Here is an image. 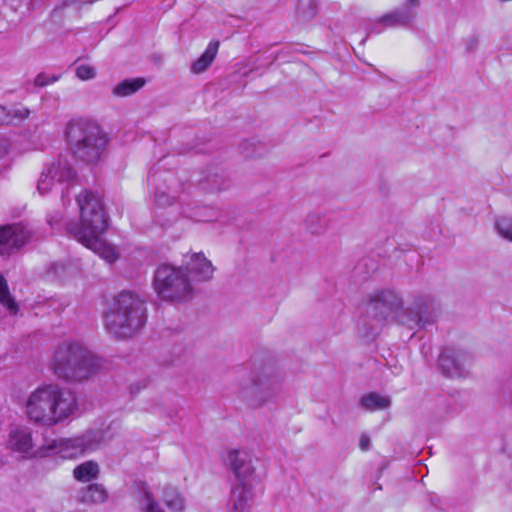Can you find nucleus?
<instances>
[{"mask_svg":"<svg viewBox=\"0 0 512 512\" xmlns=\"http://www.w3.org/2000/svg\"><path fill=\"white\" fill-rule=\"evenodd\" d=\"M371 440L366 434H362L359 440V447L363 451H367L370 448Z\"/></svg>","mask_w":512,"mask_h":512,"instance_id":"e433bc0d","label":"nucleus"},{"mask_svg":"<svg viewBox=\"0 0 512 512\" xmlns=\"http://www.w3.org/2000/svg\"><path fill=\"white\" fill-rule=\"evenodd\" d=\"M29 420L47 427L63 422L78 409L73 391L56 384L38 387L26 403Z\"/></svg>","mask_w":512,"mask_h":512,"instance_id":"f257e3e1","label":"nucleus"},{"mask_svg":"<svg viewBox=\"0 0 512 512\" xmlns=\"http://www.w3.org/2000/svg\"><path fill=\"white\" fill-rule=\"evenodd\" d=\"M403 301L397 292L391 289H385L375 292L370 296L366 314L375 320L378 324L383 325L389 318L400 314L403 309Z\"/></svg>","mask_w":512,"mask_h":512,"instance_id":"1a4fd4ad","label":"nucleus"},{"mask_svg":"<svg viewBox=\"0 0 512 512\" xmlns=\"http://www.w3.org/2000/svg\"><path fill=\"white\" fill-rule=\"evenodd\" d=\"M361 405L369 411L383 410L391 405V400L389 397L371 392L361 398Z\"/></svg>","mask_w":512,"mask_h":512,"instance_id":"c85d7f7f","label":"nucleus"},{"mask_svg":"<svg viewBox=\"0 0 512 512\" xmlns=\"http://www.w3.org/2000/svg\"><path fill=\"white\" fill-rule=\"evenodd\" d=\"M252 498L253 491L250 480H236L231 487L230 496L227 502V511L250 512Z\"/></svg>","mask_w":512,"mask_h":512,"instance_id":"dca6fc26","label":"nucleus"},{"mask_svg":"<svg viewBox=\"0 0 512 512\" xmlns=\"http://www.w3.org/2000/svg\"><path fill=\"white\" fill-rule=\"evenodd\" d=\"M372 32H374V33H380V32H381V30H377V29L374 27V28H372Z\"/></svg>","mask_w":512,"mask_h":512,"instance_id":"58836bf2","label":"nucleus"},{"mask_svg":"<svg viewBox=\"0 0 512 512\" xmlns=\"http://www.w3.org/2000/svg\"><path fill=\"white\" fill-rule=\"evenodd\" d=\"M145 83L142 77L124 79L113 87L112 94L116 97H128L139 91Z\"/></svg>","mask_w":512,"mask_h":512,"instance_id":"cd10ccee","label":"nucleus"},{"mask_svg":"<svg viewBox=\"0 0 512 512\" xmlns=\"http://www.w3.org/2000/svg\"><path fill=\"white\" fill-rule=\"evenodd\" d=\"M29 109L22 106L7 108L0 105V125H17L28 118Z\"/></svg>","mask_w":512,"mask_h":512,"instance_id":"b1692460","label":"nucleus"},{"mask_svg":"<svg viewBox=\"0 0 512 512\" xmlns=\"http://www.w3.org/2000/svg\"><path fill=\"white\" fill-rule=\"evenodd\" d=\"M76 201L80 210V223L68 222L66 230L75 239L81 234L104 233L108 227L106 216L99 194L83 190L77 195Z\"/></svg>","mask_w":512,"mask_h":512,"instance_id":"39448f33","label":"nucleus"},{"mask_svg":"<svg viewBox=\"0 0 512 512\" xmlns=\"http://www.w3.org/2000/svg\"><path fill=\"white\" fill-rule=\"evenodd\" d=\"M66 135L78 159L88 164L100 160L107 137L98 124L86 119H73L67 125Z\"/></svg>","mask_w":512,"mask_h":512,"instance_id":"20e7f679","label":"nucleus"},{"mask_svg":"<svg viewBox=\"0 0 512 512\" xmlns=\"http://www.w3.org/2000/svg\"><path fill=\"white\" fill-rule=\"evenodd\" d=\"M134 488L141 496V501L145 504L143 511L145 512H165L156 501L152 491L145 481H136Z\"/></svg>","mask_w":512,"mask_h":512,"instance_id":"a878e982","label":"nucleus"},{"mask_svg":"<svg viewBox=\"0 0 512 512\" xmlns=\"http://www.w3.org/2000/svg\"><path fill=\"white\" fill-rule=\"evenodd\" d=\"M480 43L478 35H472L465 39V50L468 53H473L477 50Z\"/></svg>","mask_w":512,"mask_h":512,"instance_id":"c9c22d12","label":"nucleus"},{"mask_svg":"<svg viewBox=\"0 0 512 512\" xmlns=\"http://www.w3.org/2000/svg\"><path fill=\"white\" fill-rule=\"evenodd\" d=\"M75 176V171L69 161L59 157L45 168L38 180L37 189L41 195H45L53 189L55 183L68 182Z\"/></svg>","mask_w":512,"mask_h":512,"instance_id":"f8f14e48","label":"nucleus"},{"mask_svg":"<svg viewBox=\"0 0 512 512\" xmlns=\"http://www.w3.org/2000/svg\"><path fill=\"white\" fill-rule=\"evenodd\" d=\"M316 14L317 3L314 0H298L296 15L299 22H309Z\"/></svg>","mask_w":512,"mask_h":512,"instance_id":"2f4dec72","label":"nucleus"},{"mask_svg":"<svg viewBox=\"0 0 512 512\" xmlns=\"http://www.w3.org/2000/svg\"><path fill=\"white\" fill-rule=\"evenodd\" d=\"M0 304L12 315H16L19 311V306L10 293L8 282L2 274H0Z\"/></svg>","mask_w":512,"mask_h":512,"instance_id":"c756f323","label":"nucleus"},{"mask_svg":"<svg viewBox=\"0 0 512 512\" xmlns=\"http://www.w3.org/2000/svg\"><path fill=\"white\" fill-rule=\"evenodd\" d=\"M153 285L158 296L165 301L182 302L193 297V287L182 267L167 264L159 266L154 274Z\"/></svg>","mask_w":512,"mask_h":512,"instance_id":"0eeeda50","label":"nucleus"},{"mask_svg":"<svg viewBox=\"0 0 512 512\" xmlns=\"http://www.w3.org/2000/svg\"><path fill=\"white\" fill-rule=\"evenodd\" d=\"M105 432L101 429L87 430L73 438L44 439L38 454H60L63 458H73L99 449L105 443Z\"/></svg>","mask_w":512,"mask_h":512,"instance_id":"423d86ee","label":"nucleus"},{"mask_svg":"<svg viewBox=\"0 0 512 512\" xmlns=\"http://www.w3.org/2000/svg\"><path fill=\"white\" fill-rule=\"evenodd\" d=\"M147 321L145 302L136 294L122 291L104 316L106 330L115 338H129L139 332Z\"/></svg>","mask_w":512,"mask_h":512,"instance_id":"7ed1b4c3","label":"nucleus"},{"mask_svg":"<svg viewBox=\"0 0 512 512\" xmlns=\"http://www.w3.org/2000/svg\"><path fill=\"white\" fill-rule=\"evenodd\" d=\"M497 232L506 240L512 242V219L509 217H500L495 221Z\"/></svg>","mask_w":512,"mask_h":512,"instance_id":"473e14b6","label":"nucleus"},{"mask_svg":"<svg viewBox=\"0 0 512 512\" xmlns=\"http://www.w3.org/2000/svg\"><path fill=\"white\" fill-rule=\"evenodd\" d=\"M9 146L8 140L5 137L0 136V158L8 153Z\"/></svg>","mask_w":512,"mask_h":512,"instance_id":"4c0bfd02","label":"nucleus"},{"mask_svg":"<svg viewBox=\"0 0 512 512\" xmlns=\"http://www.w3.org/2000/svg\"><path fill=\"white\" fill-rule=\"evenodd\" d=\"M51 365L58 378L81 382L99 372L102 360L80 342L70 341L58 346Z\"/></svg>","mask_w":512,"mask_h":512,"instance_id":"f03ea898","label":"nucleus"},{"mask_svg":"<svg viewBox=\"0 0 512 512\" xmlns=\"http://www.w3.org/2000/svg\"><path fill=\"white\" fill-rule=\"evenodd\" d=\"M277 384L276 376L266 370L252 372L251 376L241 383L239 395L248 406L259 407L273 395Z\"/></svg>","mask_w":512,"mask_h":512,"instance_id":"6e6552de","label":"nucleus"},{"mask_svg":"<svg viewBox=\"0 0 512 512\" xmlns=\"http://www.w3.org/2000/svg\"><path fill=\"white\" fill-rule=\"evenodd\" d=\"M420 0H406L403 5L378 18L376 24L383 28L406 27L413 23Z\"/></svg>","mask_w":512,"mask_h":512,"instance_id":"2eb2a0df","label":"nucleus"},{"mask_svg":"<svg viewBox=\"0 0 512 512\" xmlns=\"http://www.w3.org/2000/svg\"><path fill=\"white\" fill-rule=\"evenodd\" d=\"M78 498L80 502L85 504L103 503L108 498L106 488L99 483L89 484L79 491Z\"/></svg>","mask_w":512,"mask_h":512,"instance_id":"412c9836","label":"nucleus"},{"mask_svg":"<svg viewBox=\"0 0 512 512\" xmlns=\"http://www.w3.org/2000/svg\"><path fill=\"white\" fill-rule=\"evenodd\" d=\"M148 183L153 189L154 200L159 206L172 204L181 188L171 171L153 169L148 174Z\"/></svg>","mask_w":512,"mask_h":512,"instance_id":"9b49d317","label":"nucleus"},{"mask_svg":"<svg viewBox=\"0 0 512 512\" xmlns=\"http://www.w3.org/2000/svg\"><path fill=\"white\" fill-rule=\"evenodd\" d=\"M48 223L53 227V220L52 219H49Z\"/></svg>","mask_w":512,"mask_h":512,"instance_id":"ea45409f","label":"nucleus"},{"mask_svg":"<svg viewBox=\"0 0 512 512\" xmlns=\"http://www.w3.org/2000/svg\"><path fill=\"white\" fill-rule=\"evenodd\" d=\"M102 234L103 233H93L86 236L81 234L80 238H77L76 240L83 244L85 247L97 253L107 262L113 263L118 259V255L112 246L102 241Z\"/></svg>","mask_w":512,"mask_h":512,"instance_id":"6ab92c4d","label":"nucleus"},{"mask_svg":"<svg viewBox=\"0 0 512 512\" xmlns=\"http://www.w3.org/2000/svg\"><path fill=\"white\" fill-rule=\"evenodd\" d=\"M31 233L19 224L0 227V255L9 257L19 251L30 239Z\"/></svg>","mask_w":512,"mask_h":512,"instance_id":"4468645a","label":"nucleus"},{"mask_svg":"<svg viewBox=\"0 0 512 512\" xmlns=\"http://www.w3.org/2000/svg\"><path fill=\"white\" fill-rule=\"evenodd\" d=\"M75 74L80 80H91L96 77V69L91 65L81 64L76 67Z\"/></svg>","mask_w":512,"mask_h":512,"instance_id":"72a5a7b5","label":"nucleus"},{"mask_svg":"<svg viewBox=\"0 0 512 512\" xmlns=\"http://www.w3.org/2000/svg\"><path fill=\"white\" fill-rule=\"evenodd\" d=\"M437 313L434 299L430 296H416L410 306L398 314L400 324L409 329H420L436 321Z\"/></svg>","mask_w":512,"mask_h":512,"instance_id":"9d476101","label":"nucleus"},{"mask_svg":"<svg viewBox=\"0 0 512 512\" xmlns=\"http://www.w3.org/2000/svg\"><path fill=\"white\" fill-rule=\"evenodd\" d=\"M60 79V75H49L45 72L39 73L34 79V85L36 87H45L52 84Z\"/></svg>","mask_w":512,"mask_h":512,"instance_id":"f704fd0d","label":"nucleus"},{"mask_svg":"<svg viewBox=\"0 0 512 512\" xmlns=\"http://www.w3.org/2000/svg\"><path fill=\"white\" fill-rule=\"evenodd\" d=\"M472 356L469 352L447 348L440 353L438 358L439 367L442 373L450 378L463 377L467 367L470 365Z\"/></svg>","mask_w":512,"mask_h":512,"instance_id":"ddd939ff","label":"nucleus"},{"mask_svg":"<svg viewBox=\"0 0 512 512\" xmlns=\"http://www.w3.org/2000/svg\"><path fill=\"white\" fill-rule=\"evenodd\" d=\"M204 188H210L215 191H223L230 187L231 180L228 173L220 168L209 171L204 181H201Z\"/></svg>","mask_w":512,"mask_h":512,"instance_id":"4be33fe9","label":"nucleus"},{"mask_svg":"<svg viewBox=\"0 0 512 512\" xmlns=\"http://www.w3.org/2000/svg\"><path fill=\"white\" fill-rule=\"evenodd\" d=\"M8 443L13 451L28 453L34 446L31 430L27 427L13 428Z\"/></svg>","mask_w":512,"mask_h":512,"instance_id":"aec40b11","label":"nucleus"},{"mask_svg":"<svg viewBox=\"0 0 512 512\" xmlns=\"http://www.w3.org/2000/svg\"><path fill=\"white\" fill-rule=\"evenodd\" d=\"M219 48V41H211L203 54L191 65V71L195 74L204 72L214 61Z\"/></svg>","mask_w":512,"mask_h":512,"instance_id":"393cba45","label":"nucleus"},{"mask_svg":"<svg viewBox=\"0 0 512 512\" xmlns=\"http://www.w3.org/2000/svg\"><path fill=\"white\" fill-rule=\"evenodd\" d=\"M305 229L314 235L323 234L328 228L327 219L317 213H310L304 222Z\"/></svg>","mask_w":512,"mask_h":512,"instance_id":"7c9ffc66","label":"nucleus"},{"mask_svg":"<svg viewBox=\"0 0 512 512\" xmlns=\"http://www.w3.org/2000/svg\"><path fill=\"white\" fill-rule=\"evenodd\" d=\"M100 473L96 461L89 460L77 465L73 470V477L79 482H91L98 478Z\"/></svg>","mask_w":512,"mask_h":512,"instance_id":"bb28decb","label":"nucleus"},{"mask_svg":"<svg viewBox=\"0 0 512 512\" xmlns=\"http://www.w3.org/2000/svg\"><path fill=\"white\" fill-rule=\"evenodd\" d=\"M226 465L236 476V480H250L254 468L250 455L242 450H230L225 458Z\"/></svg>","mask_w":512,"mask_h":512,"instance_id":"a211bd4d","label":"nucleus"},{"mask_svg":"<svg viewBox=\"0 0 512 512\" xmlns=\"http://www.w3.org/2000/svg\"><path fill=\"white\" fill-rule=\"evenodd\" d=\"M163 501L172 512H183L186 507V500L179 488L173 485H166L163 490Z\"/></svg>","mask_w":512,"mask_h":512,"instance_id":"5701e85b","label":"nucleus"},{"mask_svg":"<svg viewBox=\"0 0 512 512\" xmlns=\"http://www.w3.org/2000/svg\"><path fill=\"white\" fill-rule=\"evenodd\" d=\"M214 266L202 252L192 253L185 257V271L197 281H209L213 277Z\"/></svg>","mask_w":512,"mask_h":512,"instance_id":"f3484780","label":"nucleus"}]
</instances>
